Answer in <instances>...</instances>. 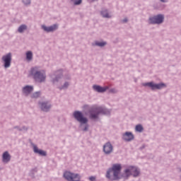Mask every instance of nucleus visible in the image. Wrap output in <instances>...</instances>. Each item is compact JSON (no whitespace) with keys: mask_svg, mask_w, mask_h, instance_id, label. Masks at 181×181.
<instances>
[{"mask_svg":"<svg viewBox=\"0 0 181 181\" xmlns=\"http://www.w3.org/2000/svg\"><path fill=\"white\" fill-rule=\"evenodd\" d=\"M119 173H121V165L115 164L112 168L108 170L106 177L110 180H118V179H121Z\"/></svg>","mask_w":181,"mask_h":181,"instance_id":"obj_1","label":"nucleus"},{"mask_svg":"<svg viewBox=\"0 0 181 181\" xmlns=\"http://www.w3.org/2000/svg\"><path fill=\"white\" fill-rule=\"evenodd\" d=\"M30 75L33 76L35 80L39 83H42L46 80V74L44 71H38L37 67H34L30 71Z\"/></svg>","mask_w":181,"mask_h":181,"instance_id":"obj_2","label":"nucleus"},{"mask_svg":"<svg viewBox=\"0 0 181 181\" xmlns=\"http://www.w3.org/2000/svg\"><path fill=\"white\" fill-rule=\"evenodd\" d=\"M131 175L134 176V177L139 176V170L136 167H129L128 169H126L124 171V177H125V179H128Z\"/></svg>","mask_w":181,"mask_h":181,"instance_id":"obj_3","label":"nucleus"},{"mask_svg":"<svg viewBox=\"0 0 181 181\" xmlns=\"http://www.w3.org/2000/svg\"><path fill=\"white\" fill-rule=\"evenodd\" d=\"M90 117L92 119H95L98 118V114H105V110L103 107H93L90 110Z\"/></svg>","mask_w":181,"mask_h":181,"instance_id":"obj_4","label":"nucleus"},{"mask_svg":"<svg viewBox=\"0 0 181 181\" xmlns=\"http://www.w3.org/2000/svg\"><path fill=\"white\" fill-rule=\"evenodd\" d=\"M74 117L81 124H87V122H88V119H87L86 117H85L83 115V113H81V112H78V111L74 112Z\"/></svg>","mask_w":181,"mask_h":181,"instance_id":"obj_5","label":"nucleus"},{"mask_svg":"<svg viewBox=\"0 0 181 181\" xmlns=\"http://www.w3.org/2000/svg\"><path fill=\"white\" fill-rule=\"evenodd\" d=\"M143 86L146 87H151V90H160V88H164V87H166V85L165 83H153V82L146 83H144Z\"/></svg>","mask_w":181,"mask_h":181,"instance_id":"obj_6","label":"nucleus"},{"mask_svg":"<svg viewBox=\"0 0 181 181\" xmlns=\"http://www.w3.org/2000/svg\"><path fill=\"white\" fill-rule=\"evenodd\" d=\"M2 60L4 62L5 69L11 67V63L12 62V54L11 53H8L6 55H4L2 57Z\"/></svg>","mask_w":181,"mask_h":181,"instance_id":"obj_7","label":"nucleus"},{"mask_svg":"<svg viewBox=\"0 0 181 181\" xmlns=\"http://www.w3.org/2000/svg\"><path fill=\"white\" fill-rule=\"evenodd\" d=\"M163 19L164 17L163 15H158L154 17H151L149 18V23H152V24H159V23H162V22H163Z\"/></svg>","mask_w":181,"mask_h":181,"instance_id":"obj_8","label":"nucleus"},{"mask_svg":"<svg viewBox=\"0 0 181 181\" xmlns=\"http://www.w3.org/2000/svg\"><path fill=\"white\" fill-rule=\"evenodd\" d=\"M42 28L45 31V32H54L57 29V25L54 24L53 25H51L49 27H46V25H42Z\"/></svg>","mask_w":181,"mask_h":181,"instance_id":"obj_9","label":"nucleus"},{"mask_svg":"<svg viewBox=\"0 0 181 181\" xmlns=\"http://www.w3.org/2000/svg\"><path fill=\"white\" fill-rule=\"evenodd\" d=\"M93 90H95V91H98V93H104L105 91H107V90H108V87H101L100 86H97V85H94L93 86Z\"/></svg>","mask_w":181,"mask_h":181,"instance_id":"obj_10","label":"nucleus"},{"mask_svg":"<svg viewBox=\"0 0 181 181\" xmlns=\"http://www.w3.org/2000/svg\"><path fill=\"white\" fill-rule=\"evenodd\" d=\"M103 151L105 153H111V152H112V145H111L110 143H107L103 146Z\"/></svg>","mask_w":181,"mask_h":181,"instance_id":"obj_11","label":"nucleus"},{"mask_svg":"<svg viewBox=\"0 0 181 181\" xmlns=\"http://www.w3.org/2000/svg\"><path fill=\"white\" fill-rule=\"evenodd\" d=\"M123 139L129 142V141H132V139H134V134L131 132H126L123 135Z\"/></svg>","mask_w":181,"mask_h":181,"instance_id":"obj_12","label":"nucleus"},{"mask_svg":"<svg viewBox=\"0 0 181 181\" xmlns=\"http://www.w3.org/2000/svg\"><path fill=\"white\" fill-rule=\"evenodd\" d=\"M33 91V86H27L23 88V93L25 94V95L30 94V93H32Z\"/></svg>","mask_w":181,"mask_h":181,"instance_id":"obj_13","label":"nucleus"},{"mask_svg":"<svg viewBox=\"0 0 181 181\" xmlns=\"http://www.w3.org/2000/svg\"><path fill=\"white\" fill-rule=\"evenodd\" d=\"M33 149L35 153H38V155H40L41 156H46V151L39 149L37 146H34Z\"/></svg>","mask_w":181,"mask_h":181,"instance_id":"obj_14","label":"nucleus"},{"mask_svg":"<svg viewBox=\"0 0 181 181\" xmlns=\"http://www.w3.org/2000/svg\"><path fill=\"white\" fill-rule=\"evenodd\" d=\"M3 162H4L5 163H8V162H9V160H11V155H9V153H8V151H6L3 153Z\"/></svg>","mask_w":181,"mask_h":181,"instance_id":"obj_15","label":"nucleus"},{"mask_svg":"<svg viewBox=\"0 0 181 181\" xmlns=\"http://www.w3.org/2000/svg\"><path fill=\"white\" fill-rule=\"evenodd\" d=\"M41 110L45 112L49 111L50 110V105L46 103H41Z\"/></svg>","mask_w":181,"mask_h":181,"instance_id":"obj_16","label":"nucleus"},{"mask_svg":"<svg viewBox=\"0 0 181 181\" xmlns=\"http://www.w3.org/2000/svg\"><path fill=\"white\" fill-rule=\"evenodd\" d=\"M101 15L103 18H111V16L108 14V11L107 10H103L101 11Z\"/></svg>","mask_w":181,"mask_h":181,"instance_id":"obj_17","label":"nucleus"},{"mask_svg":"<svg viewBox=\"0 0 181 181\" xmlns=\"http://www.w3.org/2000/svg\"><path fill=\"white\" fill-rule=\"evenodd\" d=\"M26 29H28V27L25 25H21L18 28V32H19V33H22L23 32V30H26Z\"/></svg>","mask_w":181,"mask_h":181,"instance_id":"obj_18","label":"nucleus"},{"mask_svg":"<svg viewBox=\"0 0 181 181\" xmlns=\"http://www.w3.org/2000/svg\"><path fill=\"white\" fill-rule=\"evenodd\" d=\"M33 57V54H32V52L28 51L26 53V59H27V60H32Z\"/></svg>","mask_w":181,"mask_h":181,"instance_id":"obj_19","label":"nucleus"},{"mask_svg":"<svg viewBox=\"0 0 181 181\" xmlns=\"http://www.w3.org/2000/svg\"><path fill=\"white\" fill-rule=\"evenodd\" d=\"M135 129L137 132H142L144 131V127H142V125L138 124L136 126Z\"/></svg>","mask_w":181,"mask_h":181,"instance_id":"obj_20","label":"nucleus"},{"mask_svg":"<svg viewBox=\"0 0 181 181\" xmlns=\"http://www.w3.org/2000/svg\"><path fill=\"white\" fill-rule=\"evenodd\" d=\"M40 96V92H35V93H33L32 97L33 98H37Z\"/></svg>","mask_w":181,"mask_h":181,"instance_id":"obj_21","label":"nucleus"},{"mask_svg":"<svg viewBox=\"0 0 181 181\" xmlns=\"http://www.w3.org/2000/svg\"><path fill=\"white\" fill-rule=\"evenodd\" d=\"M74 2V5H80L81 4L82 0H71Z\"/></svg>","mask_w":181,"mask_h":181,"instance_id":"obj_22","label":"nucleus"},{"mask_svg":"<svg viewBox=\"0 0 181 181\" xmlns=\"http://www.w3.org/2000/svg\"><path fill=\"white\" fill-rule=\"evenodd\" d=\"M106 45V42H95L96 46H100L101 47H103V46H105Z\"/></svg>","mask_w":181,"mask_h":181,"instance_id":"obj_23","label":"nucleus"},{"mask_svg":"<svg viewBox=\"0 0 181 181\" xmlns=\"http://www.w3.org/2000/svg\"><path fill=\"white\" fill-rule=\"evenodd\" d=\"M23 2L25 5H29V4H30V0H23Z\"/></svg>","mask_w":181,"mask_h":181,"instance_id":"obj_24","label":"nucleus"},{"mask_svg":"<svg viewBox=\"0 0 181 181\" xmlns=\"http://www.w3.org/2000/svg\"><path fill=\"white\" fill-rule=\"evenodd\" d=\"M110 93H117V90L115 88L110 89Z\"/></svg>","mask_w":181,"mask_h":181,"instance_id":"obj_25","label":"nucleus"},{"mask_svg":"<svg viewBox=\"0 0 181 181\" xmlns=\"http://www.w3.org/2000/svg\"><path fill=\"white\" fill-rule=\"evenodd\" d=\"M67 87H69V83H65L63 86V88H67Z\"/></svg>","mask_w":181,"mask_h":181,"instance_id":"obj_26","label":"nucleus"},{"mask_svg":"<svg viewBox=\"0 0 181 181\" xmlns=\"http://www.w3.org/2000/svg\"><path fill=\"white\" fill-rule=\"evenodd\" d=\"M89 180L90 181H94V180H95V177H89Z\"/></svg>","mask_w":181,"mask_h":181,"instance_id":"obj_27","label":"nucleus"},{"mask_svg":"<svg viewBox=\"0 0 181 181\" xmlns=\"http://www.w3.org/2000/svg\"><path fill=\"white\" fill-rule=\"evenodd\" d=\"M123 22H128V19H127V18L124 19Z\"/></svg>","mask_w":181,"mask_h":181,"instance_id":"obj_28","label":"nucleus"},{"mask_svg":"<svg viewBox=\"0 0 181 181\" xmlns=\"http://www.w3.org/2000/svg\"><path fill=\"white\" fill-rule=\"evenodd\" d=\"M88 128V127L86 126V127H85V129H84V131H87Z\"/></svg>","mask_w":181,"mask_h":181,"instance_id":"obj_29","label":"nucleus"},{"mask_svg":"<svg viewBox=\"0 0 181 181\" xmlns=\"http://www.w3.org/2000/svg\"><path fill=\"white\" fill-rule=\"evenodd\" d=\"M160 1H161V2H165L164 0H160Z\"/></svg>","mask_w":181,"mask_h":181,"instance_id":"obj_30","label":"nucleus"}]
</instances>
